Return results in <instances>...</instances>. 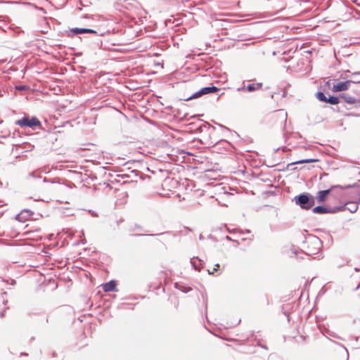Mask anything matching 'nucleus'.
I'll return each mask as SVG.
<instances>
[{"label":"nucleus","instance_id":"12","mask_svg":"<svg viewBox=\"0 0 360 360\" xmlns=\"http://www.w3.org/2000/svg\"><path fill=\"white\" fill-rule=\"evenodd\" d=\"M318 162V160H316V159H304V160H301L295 162L292 164L296 165V164L311 163V162Z\"/></svg>","mask_w":360,"mask_h":360},{"label":"nucleus","instance_id":"13","mask_svg":"<svg viewBox=\"0 0 360 360\" xmlns=\"http://www.w3.org/2000/svg\"><path fill=\"white\" fill-rule=\"evenodd\" d=\"M316 97L319 101L327 103L328 98H326L323 93L318 92L316 94Z\"/></svg>","mask_w":360,"mask_h":360},{"label":"nucleus","instance_id":"7","mask_svg":"<svg viewBox=\"0 0 360 360\" xmlns=\"http://www.w3.org/2000/svg\"><path fill=\"white\" fill-rule=\"evenodd\" d=\"M330 189L319 191L317 194V200L319 202H323L326 199V197L330 193Z\"/></svg>","mask_w":360,"mask_h":360},{"label":"nucleus","instance_id":"4","mask_svg":"<svg viewBox=\"0 0 360 360\" xmlns=\"http://www.w3.org/2000/svg\"><path fill=\"white\" fill-rule=\"evenodd\" d=\"M262 83H253V84H249L247 86H243L241 87L238 88V91H248L250 92L255 91L257 90H259L262 88Z\"/></svg>","mask_w":360,"mask_h":360},{"label":"nucleus","instance_id":"18","mask_svg":"<svg viewBox=\"0 0 360 360\" xmlns=\"http://www.w3.org/2000/svg\"><path fill=\"white\" fill-rule=\"evenodd\" d=\"M219 267V264H215V267L213 269L212 271H208L209 274H213L214 271H217Z\"/></svg>","mask_w":360,"mask_h":360},{"label":"nucleus","instance_id":"10","mask_svg":"<svg viewBox=\"0 0 360 360\" xmlns=\"http://www.w3.org/2000/svg\"><path fill=\"white\" fill-rule=\"evenodd\" d=\"M328 212V210L323 206H317L313 209V212L315 214H324Z\"/></svg>","mask_w":360,"mask_h":360},{"label":"nucleus","instance_id":"16","mask_svg":"<svg viewBox=\"0 0 360 360\" xmlns=\"http://www.w3.org/2000/svg\"><path fill=\"white\" fill-rule=\"evenodd\" d=\"M351 207H348L349 210L351 212H355L357 210V205L355 204H351Z\"/></svg>","mask_w":360,"mask_h":360},{"label":"nucleus","instance_id":"1","mask_svg":"<svg viewBox=\"0 0 360 360\" xmlns=\"http://www.w3.org/2000/svg\"><path fill=\"white\" fill-rule=\"evenodd\" d=\"M295 202L302 209L309 210L314 205V199L308 193H303L295 197Z\"/></svg>","mask_w":360,"mask_h":360},{"label":"nucleus","instance_id":"6","mask_svg":"<svg viewBox=\"0 0 360 360\" xmlns=\"http://www.w3.org/2000/svg\"><path fill=\"white\" fill-rule=\"evenodd\" d=\"M72 32L75 34H95L96 32L91 29H84V28H74L72 30Z\"/></svg>","mask_w":360,"mask_h":360},{"label":"nucleus","instance_id":"14","mask_svg":"<svg viewBox=\"0 0 360 360\" xmlns=\"http://www.w3.org/2000/svg\"><path fill=\"white\" fill-rule=\"evenodd\" d=\"M327 103H329L333 105L338 104L339 103V99L335 96H330L328 98Z\"/></svg>","mask_w":360,"mask_h":360},{"label":"nucleus","instance_id":"5","mask_svg":"<svg viewBox=\"0 0 360 360\" xmlns=\"http://www.w3.org/2000/svg\"><path fill=\"white\" fill-rule=\"evenodd\" d=\"M350 83L351 82L349 81L339 82L333 86V89L334 91H342L347 90Z\"/></svg>","mask_w":360,"mask_h":360},{"label":"nucleus","instance_id":"8","mask_svg":"<svg viewBox=\"0 0 360 360\" xmlns=\"http://www.w3.org/2000/svg\"><path fill=\"white\" fill-rule=\"evenodd\" d=\"M115 288L116 284L113 281L106 283L103 285V289L105 292L114 291L115 290Z\"/></svg>","mask_w":360,"mask_h":360},{"label":"nucleus","instance_id":"9","mask_svg":"<svg viewBox=\"0 0 360 360\" xmlns=\"http://www.w3.org/2000/svg\"><path fill=\"white\" fill-rule=\"evenodd\" d=\"M191 264L195 268V269L200 271L202 265L200 259L193 257L191 259Z\"/></svg>","mask_w":360,"mask_h":360},{"label":"nucleus","instance_id":"3","mask_svg":"<svg viewBox=\"0 0 360 360\" xmlns=\"http://www.w3.org/2000/svg\"><path fill=\"white\" fill-rule=\"evenodd\" d=\"M217 91H218V89L217 87H215V86L204 87V88H202L200 91H198L196 93H195L192 96H191L189 98V99L198 98V97H200L202 95L208 94H210V93H214V92H216Z\"/></svg>","mask_w":360,"mask_h":360},{"label":"nucleus","instance_id":"2","mask_svg":"<svg viewBox=\"0 0 360 360\" xmlns=\"http://www.w3.org/2000/svg\"><path fill=\"white\" fill-rule=\"evenodd\" d=\"M16 124L20 126L21 127H29L33 128L36 126H39L40 122L36 117L30 118L28 117H25L21 120H18L16 122Z\"/></svg>","mask_w":360,"mask_h":360},{"label":"nucleus","instance_id":"11","mask_svg":"<svg viewBox=\"0 0 360 360\" xmlns=\"http://www.w3.org/2000/svg\"><path fill=\"white\" fill-rule=\"evenodd\" d=\"M342 98H344V100L345 101V102H347V103H349V104H354L356 103V99L355 98L349 96V95H347V94H343L342 96Z\"/></svg>","mask_w":360,"mask_h":360},{"label":"nucleus","instance_id":"15","mask_svg":"<svg viewBox=\"0 0 360 360\" xmlns=\"http://www.w3.org/2000/svg\"><path fill=\"white\" fill-rule=\"evenodd\" d=\"M356 186H358V184H354L353 185H347V186H345L344 187L342 186H340V185H338V186H332V188H340L343 189V188H354V187H356Z\"/></svg>","mask_w":360,"mask_h":360},{"label":"nucleus","instance_id":"17","mask_svg":"<svg viewBox=\"0 0 360 360\" xmlns=\"http://www.w3.org/2000/svg\"><path fill=\"white\" fill-rule=\"evenodd\" d=\"M311 243H312L313 244H314V245H320V244H321V241H320V240H319V238H314L312 239Z\"/></svg>","mask_w":360,"mask_h":360}]
</instances>
